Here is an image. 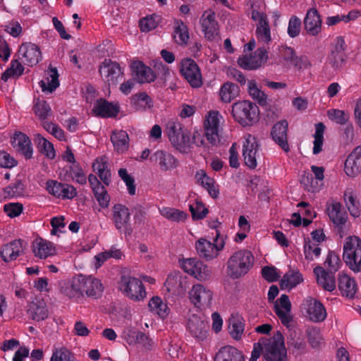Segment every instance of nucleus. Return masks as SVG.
Listing matches in <instances>:
<instances>
[{
    "mask_svg": "<svg viewBox=\"0 0 361 361\" xmlns=\"http://www.w3.org/2000/svg\"><path fill=\"white\" fill-rule=\"evenodd\" d=\"M255 257L247 250L235 252L227 262V274L233 279L245 276L253 267Z\"/></svg>",
    "mask_w": 361,
    "mask_h": 361,
    "instance_id": "1",
    "label": "nucleus"
},
{
    "mask_svg": "<svg viewBox=\"0 0 361 361\" xmlns=\"http://www.w3.org/2000/svg\"><path fill=\"white\" fill-rule=\"evenodd\" d=\"M232 114L234 119L241 126H250L258 120L259 109L250 101L243 100L233 104Z\"/></svg>",
    "mask_w": 361,
    "mask_h": 361,
    "instance_id": "2",
    "label": "nucleus"
},
{
    "mask_svg": "<svg viewBox=\"0 0 361 361\" xmlns=\"http://www.w3.org/2000/svg\"><path fill=\"white\" fill-rule=\"evenodd\" d=\"M343 258L354 272L361 271V239L355 235L346 238Z\"/></svg>",
    "mask_w": 361,
    "mask_h": 361,
    "instance_id": "3",
    "label": "nucleus"
},
{
    "mask_svg": "<svg viewBox=\"0 0 361 361\" xmlns=\"http://www.w3.org/2000/svg\"><path fill=\"white\" fill-rule=\"evenodd\" d=\"M264 361H287V350L280 331H277L273 337L264 340Z\"/></svg>",
    "mask_w": 361,
    "mask_h": 361,
    "instance_id": "4",
    "label": "nucleus"
},
{
    "mask_svg": "<svg viewBox=\"0 0 361 361\" xmlns=\"http://www.w3.org/2000/svg\"><path fill=\"white\" fill-rule=\"evenodd\" d=\"M225 245L223 238H221L220 231L216 230V235L214 238V243L200 238L195 244L197 252L200 257L209 261L216 258L219 255V252L221 250Z\"/></svg>",
    "mask_w": 361,
    "mask_h": 361,
    "instance_id": "5",
    "label": "nucleus"
},
{
    "mask_svg": "<svg viewBox=\"0 0 361 361\" xmlns=\"http://www.w3.org/2000/svg\"><path fill=\"white\" fill-rule=\"evenodd\" d=\"M119 288L127 297L135 301L142 300L146 296V291L142 281L130 275L121 276Z\"/></svg>",
    "mask_w": 361,
    "mask_h": 361,
    "instance_id": "6",
    "label": "nucleus"
},
{
    "mask_svg": "<svg viewBox=\"0 0 361 361\" xmlns=\"http://www.w3.org/2000/svg\"><path fill=\"white\" fill-rule=\"evenodd\" d=\"M251 18L257 21L256 25V36L259 42L268 44L271 40V31L267 14L255 8V4L251 6Z\"/></svg>",
    "mask_w": 361,
    "mask_h": 361,
    "instance_id": "7",
    "label": "nucleus"
},
{
    "mask_svg": "<svg viewBox=\"0 0 361 361\" xmlns=\"http://www.w3.org/2000/svg\"><path fill=\"white\" fill-rule=\"evenodd\" d=\"M99 72L109 86L116 85L123 79V68L118 63L109 59H105L101 63Z\"/></svg>",
    "mask_w": 361,
    "mask_h": 361,
    "instance_id": "8",
    "label": "nucleus"
},
{
    "mask_svg": "<svg viewBox=\"0 0 361 361\" xmlns=\"http://www.w3.org/2000/svg\"><path fill=\"white\" fill-rule=\"evenodd\" d=\"M212 298V291L202 284L194 285L189 291L190 300L196 307L200 309L209 307Z\"/></svg>",
    "mask_w": 361,
    "mask_h": 361,
    "instance_id": "9",
    "label": "nucleus"
},
{
    "mask_svg": "<svg viewBox=\"0 0 361 361\" xmlns=\"http://www.w3.org/2000/svg\"><path fill=\"white\" fill-rule=\"evenodd\" d=\"M180 264L184 271L200 281L207 280L211 276V271L208 267L197 258L183 259Z\"/></svg>",
    "mask_w": 361,
    "mask_h": 361,
    "instance_id": "10",
    "label": "nucleus"
},
{
    "mask_svg": "<svg viewBox=\"0 0 361 361\" xmlns=\"http://www.w3.org/2000/svg\"><path fill=\"white\" fill-rule=\"evenodd\" d=\"M268 59V51L264 47L258 48L250 56L243 55L238 59L239 66L245 70H255Z\"/></svg>",
    "mask_w": 361,
    "mask_h": 361,
    "instance_id": "11",
    "label": "nucleus"
},
{
    "mask_svg": "<svg viewBox=\"0 0 361 361\" xmlns=\"http://www.w3.org/2000/svg\"><path fill=\"white\" fill-rule=\"evenodd\" d=\"M259 147L256 138L251 135H248L243 141V157L245 164L250 169H255L257 166Z\"/></svg>",
    "mask_w": 361,
    "mask_h": 361,
    "instance_id": "12",
    "label": "nucleus"
},
{
    "mask_svg": "<svg viewBox=\"0 0 361 361\" xmlns=\"http://www.w3.org/2000/svg\"><path fill=\"white\" fill-rule=\"evenodd\" d=\"M180 73L193 87L202 85V76L196 62L191 59H185L181 62Z\"/></svg>",
    "mask_w": 361,
    "mask_h": 361,
    "instance_id": "13",
    "label": "nucleus"
},
{
    "mask_svg": "<svg viewBox=\"0 0 361 361\" xmlns=\"http://www.w3.org/2000/svg\"><path fill=\"white\" fill-rule=\"evenodd\" d=\"M301 307L306 311L309 319L314 322H321L326 318L327 314L323 304L311 297L305 299Z\"/></svg>",
    "mask_w": 361,
    "mask_h": 361,
    "instance_id": "14",
    "label": "nucleus"
},
{
    "mask_svg": "<svg viewBox=\"0 0 361 361\" xmlns=\"http://www.w3.org/2000/svg\"><path fill=\"white\" fill-rule=\"evenodd\" d=\"M274 312L283 325L292 326L293 318L291 314V303L287 295L283 294L274 304Z\"/></svg>",
    "mask_w": 361,
    "mask_h": 361,
    "instance_id": "15",
    "label": "nucleus"
},
{
    "mask_svg": "<svg viewBox=\"0 0 361 361\" xmlns=\"http://www.w3.org/2000/svg\"><path fill=\"white\" fill-rule=\"evenodd\" d=\"M169 140L174 147L182 153H187L191 145L190 136L189 132L182 128H176V126L171 128L169 133Z\"/></svg>",
    "mask_w": 361,
    "mask_h": 361,
    "instance_id": "16",
    "label": "nucleus"
},
{
    "mask_svg": "<svg viewBox=\"0 0 361 361\" xmlns=\"http://www.w3.org/2000/svg\"><path fill=\"white\" fill-rule=\"evenodd\" d=\"M47 189L50 194L62 200H72L77 195L76 189L73 185L57 180H48Z\"/></svg>",
    "mask_w": 361,
    "mask_h": 361,
    "instance_id": "17",
    "label": "nucleus"
},
{
    "mask_svg": "<svg viewBox=\"0 0 361 361\" xmlns=\"http://www.w3.org/2000/svg\"><path fill=\"white\" fill-rule=\"evenodd\" d=\"M11 145L26 159L32 157L33 149L30 137L22 132H16L11 137Z\"/></svg>",
    "mask_w": 361,
    "mask_h": 361,
    "instance_id": "18",
    "label": "nucleus"
},
{
    "mask_svg": "<svg viewBox=\"0 0 361 361\" xmlns=\"http://www.w3.org/2000/svg\"><path fill=\"white\" fill-rule=\"evenodd\" d=\"M288 123L286 120H281L276 123L271 130V136L273 140L285 152L290 151L289 144L288 142Z\"/></svg>",
    "mask_w": 361,
    "mask_h": 361,
    "instance_id": "19",
    "label": "nucleus"
},
{
    "mask_svg": "<svg viewBox=\"0 0 361 361\" xmlns=\"http://www.w3.org/2000/svg\"><path fill=\"white\" fill-rule=\"evenodd\" d=\"M219 114L218 111L209 113L204 122V135L207 140L212 145L219 142Z\"/></svg>",
    "mask_w": 361,
    "mask_h": 361,
    "instance_id": "20",
    "label": "nucleus"
},
{
    "mask_svg": "<svg viewBox=\"0 0 361 361\" xmlns=\"http://www.w3.org/2000/svg\"><path fill=\"white\" fill-rule=\"evenodd\" d=\"M200 22L204 37L210 41L215 39L219 35L218 23L216 20L215 13L212 11L204 12L200 18Z\"/></svg>",
    "mask_w": 361,
    "mask_h": 361,
    "instance_id": "21",
    "label": "nucleus"
},
{
    "mask_svg": "<svg viewBox=\"0 0 361 361\" xmlns=\"http://www.w3.org/2000/svg\"><path fill=\"white\" fill-rule=\"evenodd\" d=\"M168 292L174 295H182L188 286V278L180 273L169 274L164 283Z\"/></svg>",
    "mask_w": 361,
    "mask_h": 361,
    "instance_id": "22",
    "label": "nucleus"
},
{
    "mask_svg": "<svg viewBox=\"0 0 361 361\" xmlns=\"http://www.w3.org/2000/svg\"><path fill=\"white\" fill-rule=\"evenodd\" d=\"M344 171L350 178L357 177L361 173V145L356 147L348 156Z\"/></svg>",
    "mask_w": 361,
    "mask_h": 361,
    "instance_id": "23",
    "label": "nucleus"
},
{
    "mask_svg": "<svg viewBox=\"0 0 361 361\" xmlns=\"http://www.w3.org/2000/svg\"><path fill=\"white\" fill-rule=\"evenodd\" d=\"M132 76L139 83L150 82L156 79L153 70L142 61H134L131 64Z\"/></svg>",
    "mask_w": 361,
    "mask_h": 361,
    "instance_id": "24",
    "label": "nucleus"
},
{
    "mask_svg": "<svg viewBox=\"0 0 361 361\" xmlns=\"http://www.w3.org/2000/svg\"><path fill=\"white\" fill-rule=\"evenodd\" d=\"M19 56H22L23 61L28 66L37 65L41 58L39 48L32 43H24L18 49Z\"/></svg>",
    "mask_w": 361,
    "mask_h": 361,
    "instance_id": "25",
    "label": "nucleus"
},
{
    "mask_svg": "<svg viewBox=\"0 0 361 361\" xmlns=\"http://www.w3.org/2000/svg\"><path fill=\"white\" fill-rule=\"evenodd\" d=\"M92 111L95 116L101 118H114L119 112V106L105 99H99L94 103Z\"/></svg>",
    "mask_w": 361,
    "mask_h": 361,
    "instance_id": "26",
    "label": "nucleus"
},
{
    "mask_svg": "<svg viewBox=\"0 0 361 361\" xmlns=\"http://www.w3.org/2000/svg\"><path fill=\"white\" fill-rule=\"evenodd\" d=\"M190 333L195 338L203 341L206 338L209 329L208 322L197 315H192L188 322Z\"/></svg>",
    "mask_w": 361,
    "mask_h": 361,
    "instance_id": "27",
    "label": "nucleus"
},
{
    "mask_svg": "<svg viewBox=\"0 0 361 361\" xmlns=\"http://www.w3.org/2000/svg\"><path fill=\"white\" fill-rule=\"evenodd\" d=\"M322 23L320 15L315 8L307 11L304 19V27L310 35L316 36L321 32Z\"/></svg>",
    "mask_w": 361,
    "mask_h": 361,
    "instance_id": "28",
    "label": "nucleus"
},
{
    "mask_svg": "<svg viewBox=\"0 0 361 361\" xmlns=\"http://www.w3.org/2000/svg\"><path fill=\"white\" fill-rule=\"evenodd\" d=\"M154 161L162 171H171L178 164V159L171 153L164 150H157L153 154Z\"/></svg>",
    "mask_w": 361,
    "mask_h": 361,
    "instance_id": "29",
    "label": "nucleus"
},
{
    "mask_svg": "<svg viewBox=\"0 0 361 361\" xmlns=\"http://www.w3.org/2000/svg\"><path fill=\"white\" fill-rule=\"evenodd\" d=\"M317 283L327 291L332 292L336 288L334 272L327 271L323 267L317 266L314 269Z\"/></svg>",
    "mask_w": 361,
    "mask_h": 361,
    "instance_id": "30",
    "label": "nucleus"
},
{
    "mask_svg": "<svg viewBox=\"0 0 361 361\" xmlns=\"http://www.w3.org/2000/svg\"><path fill=\"white\" fill-rule=\"evenodd\" d=\"M23 240H15L8 244L4 245L1 250L0 255L4 262H11L23 252Z\"/></svg>",
    "mask_w": 361,
    "mask_h": 361,
    "instance_id": "31",
    "label": "nucleus"
},
{
    "mask_svg": "<svg viewBox=\"0 0 361 361\" xmlns=\"http://www.w3.org/2000/svg\"><path fill=\"white\" fill-rule=\"evenodd\" d=\"M82 294L88 297L98 298L103 292V286L99 280L81 275Z\"/></svg>",
    "mask_w": 361,
    "mask_h": 361,
    "instance_id": "32",
    "label": "nucleus"
},
{
    "mask_svg": "<svg viewBox=\"0 0 361 361\" xmlns=\"http://www.w3.org/2000/svg\"><path fill=\"white\" fill-rule=\"evenodd\" d=\"M32 251L35 257L46 259L56 253V248L52 243L39 238L33 243Z\"/></svg>",
    "mask_w": 361,
    "mask_h": 361,
    "instance_id": "33",
    "label": "nucleus"
},
{
    "mask_svg": "<svg viewBox=\"0 0 361 361\" xmlns=\"http://www.w3.org/2000/svg\"><path fill=\"white\" fill-rule=\"evenodd\" d=\"M338 289L343 296L353 298L357 291L355 281L346 274H340L338 276Z\"/></svg>",
    "mask_w": 361,
    "mask_h": 361,
    "instance_id": "34",
    "label": "nucleus"
},
{
    "mask_svg": "<svg viewBox=\"0 0 361 361\" xmlns=\"http://www.w3.org/2000/svg\"><path fill=\"white\" fill-rule=\"evenodd\" d=\"M214 361H245L243 353L236 348L227 345L221 348L216 354Z\"/></svg>",
    "mask_w": 361,
    "mask_h": 361,
    "instance_id": "35",
    "label": "nucleus"
},
{
    "mask_svg": "<svg viewBox=\"0 0 361 361\" xmlns=\"http://www.w3.org/2000/svg\"><path fill=\"white\" fill-rule=\"evenodd\" d=\"M111 141L118 153H123L129 147V137L126 131L115 130L111 135Z\"/></svg>",
    "mask_w": 361,
    "mask_h": 361,
    "instance_id": "36",
    "label": "nucleus"
},
{
    "mask_svg": "<svg viewBox=\"0 0 361 361\" xmlns=\"http://www.w3.org/2000/svg\"><path fill=\"white\" fill-rule=\"evenodd\" d=\"M327 211L331 221L336 226H340L345 224L348 214L343 204H329Z\"/></svg>",
    "mask_w": 361,
    "mask_h": 361,
    "instance_id": "37",
    "label": "nucleus"
},
{
    "mask_svg": "<svg viewBox=\"0 0 361 361\" xmlns=\"http://www.w3.org/2000/svg\"><path fill=\"white\" fill-rule=\"evenodd\" d=\"M27 312L30 317L37 322L45 319L49 314L48 309L43 300L32 302Z\"/></svg>",
    "mask_w": 361,
    "mask_h": 361,
    "instance_id": "38",
    "label": "nucleus"
},
{
    "mask_svg": "<svg viewBox=\"0 0 361 361\" xmlns=\"http://www.w3.org/2000/svg\"><path fill=\"white\" fill-rule=\"evenodd\" d=\"M239 93L238 85L231 82H224L219 90L221 100L225 103H230L239 95Z\"/></svg>",
    "mask_w": 361,
    "mask_h": 361,
    "instance_id": "39",
    "label": "nucleus"
},
{
    "mask_svg": "<svg viewBox=\"0 0 361 361\" xmlns=\"http://www.w3.org/2000/svg\"><path fill=\"white\" fill-rule=\"evenodd\" d=\"M113 217L116 228L121 229L129 220V209L127 208L125 204H114L113 208Z\"/></svg>",
    "mask_w": 361,
    "mask_h": 361,
    "instance_id": "40",
    "label": "nucleus"
},
{
    "mask_svg": "<svg viewBox=\"0 0 361 361\" xmlns=\"http://www.w3.org/2000/svg\"><path fill=\"white\" fill-rule=\"evenodd\" d=\"M47 81L42 80L39 84L42 92H54L59 85V73L56 68H49Z\"/></svg>",
    "mask_w": 361,
    "mask_h": 361,
    "instance_id": "41",
    "label": "nucleus"
},
{
    "mask_svg": "<svg viewBox=\"0 0 361 361\" xmlns=\"http://www.w3.org/2000/svg\"><path fill=\"white\" fill-rule=\"evenodd\" d=\"M195 178L197 183L204 188L212 197H215L217 196L218 192L214 187V180L209 177L204 171L200 170L197 171Z\"/></svg>",
    "mask_w": 361,
    "mask_h": 361,
    "instance_id": "42",
    "label": "nucleus"
},
{
    "mask_svg": "<svg viewBox=\"0 0 361 361\" xmlns=\"http://www.w3.org/2000/svg\"><path fill=\"white\" fill-rule=\"evenodd\" d=\"M66 176L80 185H85L87 183L86 175L78 164L67 167Z\"/></svg>",
    "mask_w": 361,
    "mask_h": 361,
    "instance_id": "43",
    "label": "nucleus"
},
{
    "mask_svg": "<svg viewBox=\"0 0 361 361\" xmlns=\"http://www.w3.org/2000/svg\"><path fill=\"white\" fill-rule=\"evenodd\" d=\"M161 214L167 219L173 221L180 222L185 221L188 214L179 209L163 205L159 207Z\"/></svg>",
    "mask_w": 361,
    "mask_h": 361,
    "instance_id": "44",
    "label": "nucleus"
},
{
    "mask_svg": "<svg viewBox=\"0 0 361 361\" xmlns=\"http://www.w3.org/2000/svg\"><path fill=\"white\" fill-rule=\"evenodd\" d=\"M35 143L39 151L49 159H54L56 156L53 145L47 139L38 134L35 137Z\"/></svg>",
    "mask_w": 361,
    "mask_h": 361,
    "instance_id": "45",
    "label": "nucleus"
},
{
    "mask_svg": "<svg viewBox=\"0 0 361 361\" xmlns=\"http://www.w3.org/2000/svg\"><path fill=\"white\" fill-rule=\"evenodd\" d=\"M24 69V66L18 59L12 60L10 67L1 74V78L6 82L11 78H18L23 75Z\"/></svg>",
    "mask_w": 361,
    "mask_h": 361,
    "instance_id": "46",
    "label": "nucleus"
},
{
    "mask_svg": "<svg viewBox=\"0 0 361 361\" xmlns=\"http://www.w3.org/2000/svg\"><path fill=\"white\" fill-rule=\"evenodd\" d=\"M300 183L304 186L305 190L311 192H316L320 190L322 182L315 178L312 173H305L300 180Z\"/></svg>",
    "mask_w": 361,
    "mask_h": 361,
    "instance_id": "47",
    "label": "nucleus"
},
{
    "mask_svg": "<svg viewBox=\"0 0 361 361\" xmlns=\"http://www.w3.org/2000/svg\"><path fill=\"white\" fill-rule=\"evenodd\" d=\"M173 38L178 44H186L189 39L187 26L183 22L176 21L174 27Z\"/></svg>",
    "mask_w": 361,
    "mask_h": 361,
    "instance_id": "48",
    "label": "nucleus"
},
{
    "mask_svg": "<svg viewBox=\"0 0 361 361\" xmlns=\"http://www.w3.org/2000/svg\"><path fill=\"white\" fill-rule=\"evenodd\" d=\"M132 102L137 110H145L152 106L150 97L145 92L134 94L132 97Z\"/></svg>",
    "mask_w": 361,
    "mask_h": 361,
    "instance_id": "49",
    "label": "nucleus"
},
{
    "mask_svg": "<svg viewBox=\"0 0 361 361\" xmlns=\"http://www.w3.org/2000/svg\"><path fill=\"white\" fill-rule=\"evenodd\" d=\"M302 281V276L299 272L289 271L286 273L281 281V288H293Z\"/></svg>",
    "mask_w": 361,
    "mask_h": 361,
    "instance_id": "50",
    "label": "nucleus"
},
{
    "mask_svg": "<svg viewBox=\"0 0 361 361\" xmlns=\"http://www.w3.org/2000/svg\"><path fill=\"white\" fill-rule=\"evenodd\" d=\"M229 333L231 337L235 340L241 338L244 331V324L242 318L232 317L229 319Z\"/></svg>",
    "mask_w": 361,
    "mask_h": 361,
    "instance_id": "51",
    "label": "nucleus"
},
{
    "mask_svg": "<svg viewBox=\"0 0 361 361\" xmlns=\"http://www.w3.org/2000/svg\"><path fill=\"white\" fill-rule=\"evenodd\" d=\"M247 90L250 96L257 101L260 105H264L267 102V95L260 89L258 88L255 80H249Z\"/></svg>",
    "mask_w": 361,
    "mask_h": 361,
    "instance_id": "52",
    "label": "nucleus"
},
{
    "mask_svg": "<svg viewBox=\"0 0 361 361\" xmlns=\"http://www.w3.org/2000/svg\"><path fill=\"white\" fill-rule=\"evenodd\" d=\"M24 184L20 180H16L4 190V198L18 197L23 195Z\"/></svg>",
    "mask_w": 361,
    "mask_h": 361,
    "instance_id": "53",
    "label": "nucleus"
},
{
    "mask_svg": "<svg viewBox=\"0 0 361 361\" xmlns=\"http://www.w3.org/2000/svg\"><path fill=\"white\" fill-rule=\"evenodd\" d=\"M64 292L65 294L71 298H79L82 295L81 275L74 278L71 284L66 288Z\"/></svg>",
    "mask_w": 361,
    "mask_h": 361,
    "instance_id": "54",
    "label": "nucleus"
},
{
    "mask_svg": "<svg viewBox=\"0 0 361 361\" xmlns=\"http://www.w3.org/2000/svg\"><path fill=\"white\" fill-rule=\"evenodd\" d=\"M50 361H75L74 354L63 347L54 350Z\"/></svg>",
    "mask_w": 361,
    "mask_h": 361,
    "instance_id": "55",
    "label": "nucleus"
},
{
    "mask_svg": "<svg viewBox=\"0 0 361 361\" xmlns=\"http://www.w3.org/2000/svg\"><path fill=\"white\" fill-rule=\"evenodd\" d=\"M33 111L39 119L44 120L49 116L51 107L46 101L37 99L33 106Z\"/></svg>",
    "mask_w": 361,
    "mask_h": 361,
    "instance_id": "56",
    "label": "nucleus"
},
{
    "mask_svg": "<svg viewBox=\"0 0 361 361\" xmlns=\"http://www.w3.org/2000/svg\"><path fill=\"white\" fill-rule=\"evenodd\" d=\"M327 115L330 120L340 125L345 124L349 119L348 114L340 109H330L328 111Z\"/></svg>",
    "mask_w": 361,
    "mask_h": 361,
    "instance_id": "57",
    "label": "nucleus"
},
{
    "mask_svg": "<svg viewBox=\"0 0 361 361\" xmlns=\"http://www.w3.org/2000/svg\"><path fill=\"white\" fill-rule=\"evenodd\" d=\"M280 54L283 59L288 64L298 66V58L295 56V51L289 47H281Z\"/></svg>",
    "mask_w": 361,
    "mask_h": 361,
    "instance_id": "58",
    "label": "nucleus"
},
{
    "mask_svg": "<svg viewBox=\"0 0 361 361\" xmlns=\"http://www.w3.org/2000/svg\"><path fill=\"white\" fill-rule=\"evenodd\" d=\"M118 176L125 182L128 193L131 195L135 194V185L133 177L128 173L126 169H120L118 170Z\"/></svg>",
    "mask_w": 361,
    "mask_h": 361,
    "instance_id": "59",
    "label": "nucleus"
},
{
    "mask_svg": "<svg viewBox=\"0 0 361 361\" xmlns=\"http://www.w3.org/2000/svg\"><path fill=\"white\" fill-rule=\"evenodd\" d=\"M301 29V20L299 18L295 16H293L288 22V35L291 37L294 38L299 35Z\"/></svg>",
    "mask_w": 361,
    "mask_h": 361,
    "instance_id": "60",
    "label": "nucleus"
},
{
    "mask_svg": "<svg viewBox=\"0 0 361 361\" xmlns=\"http://www.w3.org/2000/svg\"><path fill=\"white\" fill-rule=\"evenodd\" d=\"M190 211L192 219L195 221L203 219L209 213V209L204 204H190Z\"/></svg>",
    "mask_w": 361,
    "mask_h": 361,
    "instance_id": "61",
    "label": "nucleus"
},
{
    "mask_svg": "<svg viewBox=\"0 0 361 361\" xmlns=\"http://www.w3.org/2000/svg\"><path fill=\"white\" fill-rule=\"evenodd\" d=\"M325 264H327L329 266V270L327 271L335 273L338 270L341 262L338 255L333 251H330L326 259Z\"/></svg>",
    "mask_w": 361,
    "mask_h": 361,
    "instance_id": "62",
    "label": "nucleus"
},
{
    "mask_svg": "<svg viewBox=\"0 0 361 361\" xmlns=\"http://www.w3.org/2000/svg\"><path fill=\"white\" fill-rule=\"evenodd\" d=\"M157 16H147L140 20V27L142 32H149L155 29L158 25L156 18Z\"/></svg>",
    "mask_w": 361,
    "mask_h": 361,
    "instance_id": "63",
    "label": "nucleus"
},
{
    "mask_svg": "<svg viewBox=\"0 0 361 361\" xmlns=\"http://www.w3.org/2000/svg\"><path fill=\"white\" fill-rule=\"evenodd\" d=\"M304 250L305 258L310 260L313 259L312 254L316 257H318L321 253V249L317 246V245L312 243L310 239L305 241Z\"/></svg>",
    "mask_w": 361,
    "mask_h": 361,
    "instance_id": "64",
    "label": "nucleus"
}]
</instances>
